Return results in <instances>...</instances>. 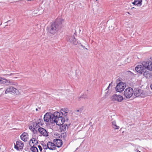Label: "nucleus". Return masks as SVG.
<instances>
[{
    "label": "nucleus",
    "instance_id": "1",
    "mask_svg": "<svg viewBox=\"0 0 152 152\" xmlns=\"http://www.w3.org/2000/svg\"><path fill=\"white\" fill-rule=\"evenodd\" d=\"M62 27L61 23H58L57 21L52 23L51 26L48 28V31L50 33L54 34Z\"/></svg>",
    "mask_w": 152,
    "mask_h": 152
},
{
    "label": "nucleus",
    "instance_id": "2",
    "mask_svg": "<svg viewBox=\"0 0 152 152\" xmlns=\"http://www.w3.org/2000/svg\"><path fill=\"white\" fill-rule=\"evenodd\" d=\"M110 99L112 101L115 102H121L123 100V98L122 96L116 94L112 96Z\"/></svg>",
    "mask_w": 152,
    "mask_h": 152
},
{
    "label": "nucleus",
    "instance_id": "3",
    "mask_svg": "<svg viewBox=\"0 0 152 152\" xmlns=\"http://www.w3.org/2000/svg\"><path fill=\"white\" fill-rule=\"evenodd\" d=\"M133 94V90L130 87L127 88L124 92V95L126 98H130L132 96Z\"/></svg>",
    "mask_w": 152,
    "mask_h": 152
},
{
    "label": "nucleus",
    "instance_id": "4",
    "mask_svg": "<svg viewBox=\"0 0 152 152\" xmlns=\"http://www.w3.org/2000/svg\"><path fill=\"white\" fill-rule=\"evenodd\" d=\"M126 87V84L123 82H120L115 87L117 92H121L123 91Z\"/></svg>",
    "mask_w": 152,
    "mask_h": 152
},
{
    "label": "nucleus",
    "instance_id": "5",
    "mask_svg": "<svg viewBox=\"0 0 152 152\" xmlns=\"http://www.w3.org/2000/svg\"><path fill=\"white\" fill-rule=\"evenodd\" d=\"M135 69L137 72L139 73L142 74L145 70L144 65L143 64V62L142 63L137 65Z\"/></svg>",
    "mask_w": 152,
    "mask_h": 152
},
{
    "label": "nucleus",
    "instance_id": "6",
    "mask_svg": "<svg viewBox=\"0 0 152 152\" xmlns=\"http://www.w3.org/2000/svg\"><path fill=\"white\" fill-rule=\"evenodd\" d=\"M18 89L14 88L12 86H10L7 88L5 91V94H7L8 93L15 94L18 92Z\"/></svg>",
    "mask_w": 152,
    "mask_h": 152
},
{
    "label": "nucleus",
    "instance_id": "7",
    "mask_svg": "<svg viewBox=\"0 0 152 152\" xmlns=\"http://www.w3.org/2000/svg\"><path fill=\"white\" fill-rule=\"evenodd\" d=\"M51 119L50 120L51 123L53 124L55 123L56 118H58L60 116V113L57 111H56L51 114Z\"/></svg>",
    "mask_w": 152,
    "mask_h": 152
},
{
    "label": "nucleus",
    "instance_id": "8",
    "mask_svg": "<svg viewBox=\"0 0 152 152\" xmlns=\"http://www.w3.org/2000/svg\"><path fill=\"white\" fill-rule=\"evenodd\" d=\"M67 40L71 43L75 45L80 44V42H79L78 41L75 39L74 35L71 36H68L67 38Z\"/></svg>",
    "mask_w": 152,
    "mask_h": 152
},
{
    "label": "nucleus",
    "instance_id": "9",
    "mask_svg": "<svg viewBox=\"0 0 152 152\" xmlns=\"http://www.w3.org/2000/svg\"><path fill=\"white\" fill-rule=\"evenodd\" d=\"M143 64L144 65V67L146 69L152 71V62L151 61H143Z\"/></svg>",
    "mask_w": 152,
    "mask_h": 152
},
{
    "label": "nucleus",
    "instance_id": "10",
    "mask_svg": "<svg viewBox=\"0 0 152 152\" xmlns=\"http://www.w3.org/2000/svg\"><path fill=\"white\" fill-rule=\"evenodd\" d=\"M134 95L136 97H138L139 96H143L144 95V94L143 91L139 88L135 89L133 91Z\"/></svg>",
    "mask_w": 152,
    "mask_h": 152
},
{
    "label": "nucleus",
    "instance_id": "11",
    "mask_svg": "<svg viewBox=\"0 0 152 152\" xmlns=\"http://www.w3.org/2000/svg\"><path fill=\"white\" fill-rule=\"evenodd\" d=\"M24 146L23 143L21 141L16 142V144L15 145V148L17 150L23 149Z\"/></svg>",
    "mask_w": 152,
    "mask_h": 152
},
{
    "label": "nucleus",
    "instance_id": "12",
    "mask_svg": "<svg viewBox=\"0 0 152 152\" xmlns=\"http://www.w3.org/2000/svg\"><path fill=\"white\" fill-rule=\"evenodd\" d=\"M64 121V118L62 116H60L58 118H56L55 123L56 125L60 126L63 124Z\"/></svg>",
    "mask_w": 152,
    "mask_h": 152
},
{
    "label": "nucleus",
    "instance_id": "13",
    "mask_svg": "<svg viewBox=\"0 0 152 152\" xmlns=\"http://www.w3.org/2000/svg\"><path fill=\"white\" fill-rule=\"evenodd\" d=\"M53 142L54 143L56 147L59 148L62 145V141L61 140L59 139H54L53 140Z\"/></svg>",
    "mask_w": 152,
    "mask_h": 152
},
{
    "label": "nucleus",
    "instance_id": "14",
    "mask_svg": "<svg viewBox=\"0 0 152 152\" xmlns=\"http://www.w3.org/2000/svg\"><path fill=\"white\" fill-rule=\"evenodd\" d=\"M21 140L24 142H26L28 140V134L26 132H23L20 136Z\"/></svg>",
    "mask_w": 152,
    "mask_h": 152
},
{
    "label": "nucleus",
    "instance_id": "15",
    "mask_svg": "<svg viewBox=\"0 0 152 152\" xmlns=\"http://www.w3.org/2000/svg\"><path fill=\"white\" fill-rule=\"evenodd\" d=\"M38 131L39 133L42 135L44 136H48V132L44 129L42 127L39 128Z\"/></svg>",
    "mask_w": 152,
    "mask_h": 152
},
{
    "label": "nucleus",
    "instance_id": "16",
    "mask_svg": "<svg viewBox=\"0 0 152 152\" xmlns=\"http://www.w3.org/2000/svg\"><path fill=\"white\" fill-rule=\"evenodd\" d=\"M47 147L49 149L52 150H54L56 148L54 143V142L53 143L51 142H49L47 143Z\"/></svg>",
    "mask_w": 152,
    "mask_h": 152
},
{
    "label": "nucleus",
    "instance_id": "17",
    "mask_svg": "<svg viewBox=\"0 0 152 152\" xmlns=\"http://www.w3.org/2000/svg\"><path fill=\"white\" fill-rule=\"evenodd\" d=\"M51 115H50L49 113H47L44 115V120L45 121L48 122L49 121L51 123L50 120L51 119Z\"/></svg>",
    "mask_w": 152,
    "mask_h": 152
},
{
    "label": "nucleus",
    "instance_id": "18",
    "mask_svg": "<svg viewBox=\"0 0 152 152\" xmlns=\"http://www.w3.org/2000/svg\"><path fill=\"white\" fill-rule=\"evenodd\" d=\"M60 112L63 115L66 116L68 114L69 110L67 108H62L60 110Z\"/></svg>",
    "mask_w": 152,
    "mask_h": 152
},
{
    "label": "nucleus",
    "instance_id": "19",
    "mask_svg": "<svg viewBox=\"0 0 152 152\" xmlns=\"http://www.w3.org/2000/svg\"><path fill=\"white\" fill-rule=\"evenodd\" d=\"M4 74L2 75L3 76H7L8 77L12 76L13 77L16 74V73H11L9 74L10 71H9L4 70Z\"/></svg>",
    "mask_w": 152,
    "mask_h": 152
},
{
    "label": "nucleus",
    "instance_id": "20",
    "mask_svg": "<svg viewBox=\"0 0 152 152\" xmlns=\"http://www.w3.org/2000/svg\"><path fill=\"white\" fill-rule=\"evenodd\" d=\"M0 83L1 84H4L5 83L11 84V82L9 80L0 77Z\"/></svg>",
    "mask_w": 152,
    "mask_h": 152
},
{
    "label": "nucleus",
    "instance_id": "21",
    "mask_svg": "<svg viewBox=\"0 0 152 152\" xmlns=\"http://www.w3.org/2000/svg\"><path fill=\"white\" fill-rule=\"evenodd\" d=\"M42 125L41 123V120L39 119L37 122H34L33 123V126L34 127V129L37 128L38 127H39L40 125Z\"/></svg>",
    "mask_w": 152,
    "mask_h": 152
},
{
    "label": "nucleus",
    "instance_id": "22",
    "mask_svg": "<svg viewBox=\"0 0 152 152\" xmlns=\"http://www.w3.org/2000/svg\"><path fill=\"white\" fill-rule=\"evenodd\" d=\"M143 76L146 77L147 79H149L150 78L151 74V73L148 71L146 70V69L145 71L143 72Z\"/></svg>",
    "mask_w": 152,
    "mask_h": 152
},
{
    "label": "nucleus",
    "instance_id": "23",
    "mask_svg": "<svg viewBox=\"0 0 152 152\" xmlns=\"http://www.w3.org/2000/svg\"><path fill=\"white\" fill-rule=\"evenodd\" d=\"M112 126L114 129H118L119 128V126L116 125V123L115 121L112 122Z\"/></svg>",
    "mask_w": 152,
    "mask_h": 152
},
{
    "label": "nucleus",
    "instance_id": "24",
    "mask_svg": "<svg viewBox=\"0 0 152 152\" xmlns=\"http://www.w3.org/2000/svg\"><path fill=\"white\" fill-rule=\"evenodd\" d=\"M37 143V140H36V139L34 138H33L29 141V144L30 146H31L32 145V143L36 144Z\"/></svg>",
    "mask_w": 152,
    "mask_h": 152
},
{
    "label": "nucleus",
    "instance_id": "25",
    "mask_svg": "<svg viewBox=\"0 0 152 152\" xmlns=\"http://www.w3.org/2000/svg\"><path fill=\"white\" fill-rule=\"evenodd\" d=\"M112 83H110L108 87H107V88L105 90V94L106 95H108L110 93V86L111 85V84Z\"/></svg>",
    "mask_w": 152,
    "mask_h": 152
},
{
    "label": "nucleus",
    "instance_id": "26",
    "mask_svg": "<svg viewBox=\"0 0 152 152\" xmlns=\"http://www.w3.org/2000/svg\"><path fill=\"white\" fill-rule=\"evenodd\" d=\"M30 149L33 152H38V150L37 148L34 146V145Z\"/></svg>",
    "mask_w": 152,
    "mask_h": 152
},
{
    "label": "nucleus",
    "instance_id": "27",
    "mask_svg": "<svg viewBox=\"0 0 152 152\" xmlns=\"http://www.w3.org/2000/svg\"><path fill=\"white\" fill-rule=\"evenodd\" d=\"M136 1L137 3V5L138 6H140L142 4V0H135Z\"/></svg>",
    "mask_w": 152,
    "mask_h": 152
},
{
    "label": "nucleus",
    "instance_id": "28",
    "mask_svg": "<svg viewBox=\"0 0 152 152\" xmlns=\"http://www.w3.org/2000/svg\"><path fill=\"white\" fill-rule=\"evenodd\" d=\"M38 147L40 152H44V151H43V149H42L41 146L40 145H39L38 146Z\"/></svg>",
    "mask_w": 152,
    "mask_h": 152
},
{
    "label": "nucleus",
    "instance_id": "29",
    "mask_svg": "<svg viewBox=\"0 0 152 152\" xmlns=\"http://www.w3.org/2000/svg\"><path fill=\"white\" fill-rule=\"evenodd\" d=\"M47 145H45L43 146V151H44V152H45V149H47L48 148V147H47Z\"/></svg>",
    "mask_w": 152,
    "mask_h": 152
},
{
    "label": "nucleus",
    "instance_id": "30",
    "mask_svg": "<svg viewBox=\"0 0 152 152\" xmlns=\"http://www.w3.org/2000/svg\"><path fill=\"white\" fill-rule=\"evenodd\" d=\"M81 110H75V113L77 114H78V113H81Z\"/></svg>",
    "mask_w": 152,
    "mask_h": 152
},
{
    "label": "nucleus",
    "instance_id": "31",
    "mask_svg": "<svg viewBox=\"0 0 152 152\" xmlns=\"http://www.w3.org/2000/svg\"><path fill=\"white\" fill-rule=\"evenodd\" d=\"M132 3L133 4H135V5H137V1H135V0H134V2Z\"/></svg>",
    "mask_w": 152,
    "mask_h": 152
},
{
    "label": "nucleus",
    "instance_id": "32",
    "mask_svg": "<svg viewBox=\"0 0 152 152\" xmlns=\"http://www.w3.org/2000/svg\"><path fill=\"white\" fill-rule=\"evenodd\" d=\"M29 129H31V130H33V129H34V128H33V127L32 126H29Z\"/></svg>",
    "mask_w": 152,
    "mask_h": 152
},
{
    "label": "nucleus",
    "instance_id": "33",
    "mask_svg": "<svg viewBox=\"0 0 152 152\" xmlns=\"http://www.w3.org/2000/svg\"><path fill=\"white\" fill-rule=\"evenodd\" d=\"M135 151L136 152H138L139 151L137 149H135Z\"/></svg>",
    "mask_w": 152,
    "mask_h": 152
},
{
    "label": "nucleus",
    "instance_id": "34",
    "mask_svg": "<svg viewBox=\"0 0 152 152\" xmlns=\"http://www.w3.org/2000/svg\"><path fill=\"white\" fill-rule=\"evenodd\" d=\"M150 87L151 89L152 90V83L151 84Z\"/></svg>",
    "mask_w": 152,
    "mask_h": 152
},
{
    "label": "nucleus",
    "instance_id": "35",
    "mask_svg": "<svg viewBox=\"0 0 152 152\" xmlns=\"http://www.w3.org/2000/svg\"><path fill=\"white\" fill-rule=\"evenodd\" d=\"M14 77L15 78H17V77Z\"/></svg>",
    "mask_w": 152,
    "mask_h": 152
},
{
    "label": "nucleus",
    "instance_id": "36",
    "mask_svg": "<svg viewBox=\"0 0 152 152\" xmlns=\"http://www.w3.org/2000/svg\"><path fill=\"white\" fill-rule=\"evenodd\" d=\"M81 45L83 47V46L82 45Z\"/></svg>",
    "mask_w": 152,
    "mask_h": 152
},
{
    "label": "nucleus",
    "instance_id": "37",
    "mask_svg": "<svg viewBox=\"0 0 152 152\" xmlns=\"http://www.w3.org/2000/svg\"><path fill=\"white\" fill-rule=\"evenodd\" d=\"M140 152V151H139V152Z\"/></svg>",
    "mask_w": 152,
    "mask_h": 152
}]
</instances>
